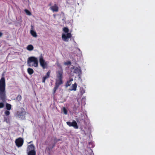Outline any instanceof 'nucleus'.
Instances as JSON below:
<instances>
[{"label": "nucleus", "mask_w": 155, "mask_h": 155, "mask_svg": "<svg viewBox=\"0 0 155 155\" xmlns=\"http://www.w3.org/2000/svg\"><path fill=\"white\" fill-rule=\"evenodd\" d=\"M24 11L27 15H31V13L28 10L25 9Z\"/></svg>", "instance_id": "obj_20"}, {"label": "nucleus", "mask_w": 155, "mask_h": 155, "mask_svg": "<svg viewBox=\"0 0 155 155\" xmlns=\"http://www.w3.org/2000/svg\"><path fill=\"white\" fill-rule=\"evenodd\" d=\"M3 35V34L0 32V37H1Z\"/></svg>", "instance_id": "obj_30"}, {"label": "nucleus", "mask_w": 155, "mask_h": 155, "mask_svg": "<svg viewBox=\"0 0 155 155\" xmlns=\"http://www.w3.org/2000/svg\"><path fill=\"white\" fill-rule=\"evenodd\" d=\"M63 31L65 33H67V34H63L62 35V38L63 40L64 41L68 42V38H70L72 37L71 33H68L69 31L68 28L67 27H64L63 29Z\"/></svg>", "instance_id": "obj_4"}, {"label": "nucleus", "mask_w": 155, "mask_h": 155, "mask_svg": "<svg viewBox=\"0 0 155 155\" xmlns=\"http://www.w3.org/2000/svg\"><path fill=\"white\" fill-rule=\"evenodd\" d=\"M26 113V112L24 108L21 107V111H18L17 113V115L19 118H23L25 117Z\"/></svg>", "instance_id": "obj_6"}, {"label": "nucleus", "mask_w": 155, "mask_h": 155, "mask_svg": "<svg viewBox=\"0 0 155 155\" xmlns=\"http://www.w3.org/2000/svg\"><path fill=\"white\" fill-rule=\"evenodd\" d=\"M31 34L32 35L33 37H36L37 36V35L36 32L33 30H31L30 31Z\"/></svg>", "instance_id": "obj_18"}, {"label": "nucleus", "mask_w": 155, "mask_h": 155, "mask_svg": "<svg viewBox=\"0 0 155 155\" xmlns=\"http://www.w3.org/2000/svg\"><path fill=\"white\" fill-rule=\"evenodd\" d=\"M67 124L69 127H73L75 129H78V125L76 122L73 120L72 122L70 121H67L66 122Z\"/></svg>", "instance_id": "obj_8"}, {"label": "nucleus", "mask_w": 155, "mask_h": 155, "mask_svg": "<svg viewBox=\"0 0 155 155\" xmlns=\"http://www.w3.org/2000/svg\"><path fill=\"white\" fill-rule=\"evenodd\" d=\"M50 9L53 12H58V7L57 4H55L50 7Z\"/></svg>", "instance_id": "obj_9"}, {"label": "nucleus", "mask_w": 155, "mask_h": 155, "mask_svg": "<svg viewBox=\"0 0 155 155\" xmlns=\"http://www.w3.org/2000/svg\"><path fill=\"white\" fill-rule=\"evenodd\" d=\"M50 72L49 71H48L46 75L47 76H48V77H49L50 76Z\"/></svg>", "instance_id": "obj_29"}, {"label": "nucleus", "mask_w": 155, "mask_h": 155, "mask_svg": "<svg viewBox=\"0 0 155 155\" xmlns=\"http://www.w3.org/2000/svg\"><path fill=\"white\" fill-rule=\"evenodd\" d=\"M81 72V71L80 69L77 67L74 70V72L75 73L78 74H80Z\"/></svg>", "instance_id": "obj_13"}, {"label": "nucleus", "mask_w": 155, "mask_h": 155, "mask_svg": "<svg viewBox=\"0 0 155 155\" xmlns=\"http://www.w3.org/2000/svg\"><path fill=\"white\" fill-rule=\"evenodd\" d=\"M4 121L6 122L7 123H8L9 120L7 117H4Z\"/></svg>", "instance_id": "obj_23"}, {"label": "nucleus", "mask_w": 155, "mask_h": 155, "mask_svg": "<svg viewBox=\"0 0 155 155\" xmlns=\"http://www.w3.org/2000/svg\"><path fill=\"white\" fill-rule=\"evenodd\" d=\"M49 77L46 75H45L44 77L43 78H42V82L43 83H45V80L46 79L48 78Z\"/></svg>", "instance_id": "obj_22"}, {"label": "nucleus", "mask_w": 155, "mask_h": 155, "mask_svg": "<svg viewBox=\"0 0 155 155\" xmlns=\"http://www.w3.org/2000/svg\"><path fill=\"white\" fill-rule=\"evenodd\" d=\"M16 99L18 101H20L21 99V96L20 95H18L16 98Z\"/></svg>", "instance_id": "obj_21"}, {"label": "nucleus", "mask_w": 155, "mask_h": 155, "mask_svg": "<svg viewBox=\"0 0 155 155\" xmlns=\"http://www.w3.org/2000/svg\"><path fill=\"white\" fill-rule=\"evenodd\" d=\"M27 152L28 155H36V154L35 150H30Z\"/></svg>", "instance_id": "obj_12"}, {"label": "nucleus", "mask_w": 155, "mask_h": 155, "mask_svg": "<svg viewBox=\"0 0 155 155\" xmlns=\"http://www.w3.org/2000/svg\"><path fill=\"white\" fill-rule=\"evenodd\" d=\"M39 61L40 65L43 69L47 68V64L44 60L41 54L39 57Z\"/></svg>", "instance_id": "obj_5"}, {"label": "nucleus", "mask_w": 155, "mask_h": 155, "mask_svg": "<svg viewBox=\"0 0 155 155\" xmlns=\"http://www.w3.org/2000/svg\"><path fill=\"white\" fill-rule=\"evenodd\" d=\"M60 68L57 71V79H56L55 85L53 89V94L54 95L59 86L63 84V70L61 66L59 67Z\"/></svg>", "instance_id": "obj_1"}, {"label": "nucleus", "mask_w": 155, "mask_h": 155, "mask_svg": "<svg viewBox=\"0 0 155 155\" xmlns=\"http://www.w3.org/2000/svg\"><path fill=\"white\" fill-rule=\"evenodd\" d=\"M64 64L66 65H70L71 64V62L70 61H69L67 62H65Z\"/></svg>", "instance_id": "obj_26"}, {"label": "nucleus", "mask_w": 155, "mask_h": 155, "mask_svg": "<svg viewBox=\"0 0 155 155\" xmlns=\"http://www.w3.org/2000/svg\"><path fill=\"white\" fill-rule=\"evenodd\" d=\"M77 87V84L76 83H75L74 84H73L72 86V89L71 90V91L73 90L76 91Z\"/></svg>", "instance_id": "obj_17"}, {"label": "nucleus", "mask_w": 155, "mask_h": 155, "mask_svg": "<svg viewBox=\"0 0 155 155\" xmlns=\"http://www.w3.org/2000/svg\"><path fill=\"white\" fill-rule=\"evenodd\" d=\"M27 50L29 51H31L32 50L34 49V47L33 46L31 45H28L26 47Z\"/></svg>", "instance_id": "obj_16"}, {"label": "nucleus", "mask_w": 155, "mask_h": 155, "mask_svg": "<svg viewBox=\"0 0 155 155\" xmlns=\"http://www.w3.org/2000/svg\"><path fill=\"white\" fill-rule=\"evenodd\" d=\"M5 114L6 115L8 116L10 114V112L8 110H6L5 112Z\"/></svg>", "instance_id": "obj_24"}, {"label": "nucleus", "mask_w": 155, "mask_h": 155, "mask_svg": "<svg viewBox=\"0 0 155 155\" xmlns=\"http://www.w3.org/2000/svg\"><path fill=\"white\" fill-rule=\"evenodd\" d=\"M55 144L54 143H53L52 146H51L50 145L47 148V150L49 152H50L52 150L53 148L55 146Z\"/></svg>", "instance_id": "obj_14"}, {"label": "nucleus", "mask_w": 155, "mask_h": 155, "mask_svg": "<svg viewBox=\"0 0 155 155\" xmlns=\"http://www.w3.org/2000/svg\"><path fill=\"white\" fill-rule=\"evenodd\" d=\"M63 110L64 114H66L67 113V109L64 107L63 108Z\"/></svg>", "instance_id": "obj_27"}, {"label": "nucleus", "mask_w": 155, "mask_h": 155, "mask_svg": "<svg viewBox=\"0 0 155 155\" xmlns=\"http://www.w3.org/2000/svg\"><path fill=\"white\" fill-rule=\"evenodd\" d=\"M73 80V78H70V79L67 81L66 84V86L67 87L68 86H70L71 84V82Z\"/></svg>", "instance_id": "obj_11"}, {"label": "nucleus", "mask_w": 155, "mask_h": 155, "mask_svg": "<svg viewBox=\"0 0 155 155\" xmlns=\"http://www.w3.org/2000/svg\"><path fill=\"white\" fill-rule=\"evenodd\" d=\"M59 140H60L59 139L58 140V141H59Z\"/></svg>", "instance_id": "obj_33"}, {"label": "nucleus", "mask_w": 155, "mask_h": 155, "mask_svg": "<svg viewBox=\"0 0 155 155\" xmlns=\"http://www.w3.org/2000/svg\"><path fill=\"white\" fill-rule=\"evenodd\" d=\"M51 3L49 4L48 5V6H50L51 7Z\"/></svg>", "instance_id": "obj_31"}, {"label": "nucleus", "mask_w": 155, "mask_h": 155, "mask_svg": "<svg viewBox=\"0 0 155 155\" xmlns=\"http://www.w3.org/2000/svg\"><path fill=\"white\" fill-rule=\"evenodd\" d=\"M31 141L29 143H31Z\"/></svg>", "instance_id": "obj_32"}, {"label": "nucleus", "mask_w": 155, "mask_h": 155, "mask_svg": "<svg viewBox=\"0 0 155 155\" xmlns=\"http://www.w3.org/2000/svg\"><path fill=\"white\" fill-rule=\"evenodd\" d=\"M5 79L2 77L0 80V98L3 102L5 101Z\"/></svg>", "instance_id": "obj_2"}, {"label": "nucleus", "mask_w": 155, "mask_h": 155, "mask_svg": "<svg viewBox=\"0 0 155 155\" xmlns=\"http://www.w3.org/2000/svg\"><path fill=\"white\" fill-rule=\"evenodd\" d=\"M80 91L82 94H83L85 92V90L83 88H81L80 89Z\"/></svg>", "instance_id": "obj_25"}, {"label": "nucleus", "mask_w": 155, "mask_h": 155, "mask_svg": "<svg viewBox=\"0 0 155 155\" xmlns=\"http://www.w3.org/2000/svg\"><path fill=\"white\" fill-rule=\"evenodd\" d=\"M27 64L29 67H38V62L37 58L34 56L29 57L27 60Z\"/></svg>", "instance_id": "obj_3"}, {"label": "nucleus", "mask_w": 155, "mask_h": 155, "mask_svg": "<svg viewBox=\"0 0 155 155\" xmlns=\"http://www.w3.org/2000/svg\"><path fill=\"white\" fill-rule=\"evenodd\" d=\"M27 72L29 75H31L34 73V71L32 68H28L27 69Z\"/></svg>", "instance_id": "obj_15"}, {"label": "nucleus", "mask_w": 155, "mask_h": 155, "mask_svg": "<svg viewBox=\"0 0 155 155\" xmlns=\"http://www.w3.org/2000/svg\"><path fill=\"white\" fill-rule=\"evenodd\" d=\"M32 150H35V147L33 144H30L28 146L27 149V152Z\"/></svg>", "instance_id": "obj_10"}, {"label": "nucleus", "mask_w": 155, "mask_h": 155, "mask_svg": "<svg viewBox=\"0 0 155 155\" xmlns=\"http://www.w3.org/2000/svg\"><path fill=\"white\" fill-rule=\"evenodd\" d=\"M6 107L8 110H9L12 108V105L10 104L7 103L6 104Z\"/></svg>", "instance_id": "obj_19"}, {"label": "nucleus", "mask_w": 155, "mask_h": 155, "mask_svg": "<svg viewBox=\"0 0 155 155\" xmlns=\"http://www.w3.org/2000/svg\"><path fill=\"white\" fill-rule=\"evenodd\" d=\"M4 107V104L2 102H0V108H2Z\"/></svg>", "instance_id": "obj_28"}, {"label": "nucleus", "mask_w": 155, "mask_h": 155, "mask_svg": "<svg viewBox=\"0 0 155 155\" xmlns=\"http://www.w3.org/2000/svg\"><path fill=\"white\" fill-rule=\"evenodd\" d=\"M24 140L21 137H19L16 139L15 143L16 146L18 147H21L24 143Z\"/></svg>", "instance_id": "obj_7"}]
</instances>
